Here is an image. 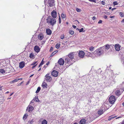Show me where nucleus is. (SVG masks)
Segmentation results:
<instances>
[{"label":"nucleus","instance_id":"1","mask_svg":"<svg viewBox=\"0 0 124 124\" xmlns=\"http://www.w3.org/2000/svg\"><path fill=\"white\" fill-rule=\"evenodd\" d=\"M68 57H66L65 59V62L66 63L70 64V65L73 63L75 61L74 58V53H71L68 54Z\"/></svg>","mask_w":124,"mask_h":124},{"label":"nucleus","instance_id":"3","mask_svg":"<svg viewBox=\"0 0 124 124\" xmlns=\"http://www.w3.org/2000/svg\"><path fill=\"white\" fill-rule=\"evenodd\" d=\"M47 23L48 24L52 26L54 25L56 23V21L55 19L53 18H48L46 19Z\"/></svg>","mask_w":124,"mask_h":124},{"label":"nucleus","instance_id":"51","mask_svg":"<svg viewBox=\"0 0 124 124\" xmlns=\"http://www.w3.org/2000/svg\"><path fill=\"white\" fill-rule=\"evenodd\" d=\"M72 27H73L75 29L76 28V26H75L74 25H73L72 26Z\"/></svg>","mask_w":124,"mask_h":124},{"label":"nucleus","instance_id":"43","mask_svg":"<svg viewBox=\"0 0 124 124\" xmlns=\"http://www.w3.org/2000/svg\"><path fill=\"white\" fill-rule=\"evenodd\" d=\"M61 20L60 18L59 17V23L60 24L61 23Z\"/></svg>","mask_w":124,"mask_h":124},{"label":"nucleus","instance_id":"40","mask_svg":"<svg viewBox=\"0 0 124 124\" xmlns=\"http://www.w3.org/2000/svg\"><path fill=\"white\" fill-rule=\"evenodd\" d=\"M64 35L63 34L61 37V38L62 39H63L64 38Z\"/></svg>","mask_w":124,"mask_h":124},{"label":"nucleus","instance_id":"17","mask_svg":"<svg viewBox=\"0 0 124 124\" xmlns=\"http://www.w3.org/2000/svg\"><path fill=\"white\" fill-rule=\"evenodd\" d=\"M44 38V36L43 34L42 33H40L39 34L38 36V39L41 40H42Z\"/></svg>","mask_w":124,"mask_h":124},{"label":"nucleus","instance_id":"25","mask_svg":"<svg viewBox=\"0 0 124 124\" xmlns=\"http://www.w3.org/2000/svg\"><path fill=\"white\" fill-rule=\"evenodd\" d=\"M58 52V51H56L53 52L50 55V56L52 57L54 56L56 53Z\"/></svg>","mask_w":124,"mask_h":124},{"label":"nucleus","instance_id":"32","mask_svg":"<svg viewBox=\"0 0 124 124\" xmlns=\"http://www.w3.org/2000/svg\"><path fill=\"white\" fill-rule=\"evenodd\" d=\"M34 54H33L31 53L30 54L29 57L31 58H33L34 57Z\"/></svg>","mask_w":124,"mask_h":124},{"label":"nucleus","instance_id":"30","mask_svg":"<svg viewBox=\"0 0 124 124\" xmlns=\"http://www.w3.org/2000/svg\"><path fill=\"white\" fill-rule=\"evenodd\" d=\"M41 89L40 87H39L38 88L37 90H36V93H38L40 91Z\"/></svg>","mask_w":124,"mask_h":124},{"label":"nucleus","instance_id":"6","mask_svg":"<svg viewBox=\"0 0 124 124\" xmlns=\"http://www.w3.org/2000/svg\"><path fill=\"white\" fill-rule=\"evenodd\" d=\"M45 79L48 82H50L52 79V78L49 76V74H47L45 76Z\"/></svg>","mask_w":124,"mask_h":124},{"label":"nucleus","instance_id":"20","mask_svg":"<svg viewBox=\"0 0 124 124\" xmlns=\"http://www.w3.org/2000/svg\"><path fill=\"white\" fill-rule=\"evenodd\" d=\"M34 122V120L33 119H32L28 121V123L30 124H32Z\"/></svg>","mask_w":124,"mask_h":124},{"label":"nucleus","instance_id":"35","mask_svg":"<svg viewBox=\"0 0 124 124\" xmlns=\"http://www.w3.org/2000/svg\"><path fill=\"white\" fill-rule=\"evenodd\" d=\"M116 117V116H115L112 117H111L109 118H108V120L109 121L110 120H112V119L115 118Z\"/></svg>","mask_w":124,"mask_h":124},{"label":"nucleus","instance_id":"45","mask_svg":"<svg viewBox=\"0 0 124 124\" xmlns=\"http://www.w3.org/2000/svg\"><path fill=\"white\" fill-rule=\"evenodd\" d=\"M113 4L114 5H117V3L116 2H114Z\"/></svg>","mask_w":124,"mask_h":124},{"label":"nucleus","instance_id":"49","mask_svg":"<svg viewBox=\"0 0 124 124\" xmlns=\"http://www.w3.org/2000/svg\"><path fill=\"white\" fill-rule=\"evenodd\" d=\"M37 64H36L35 65H34V66H32V69H33V68H34V67H35L37 65Z\"/></svg>","mask_w":124,"mask_h":124},{"label":"nucleus","instance_id":"53","mask_svg":"<svg viewBox=\"0 0 124 124\" xmlns=\"http://www.w3.org/2000/svg\"><path fill=\"white\" fill-rule=\"evenodd\" d=\"M121 124H124V120H123L122 121V122H121Z\"/></svg>","mask_w":124,"mask_h":124},{"label":"nucleus","instance_id":"31","mask_svg":"<svg viewBox=\"0 0 124 124\" xmlns=\"http://www.w3.org/2000/svg\"><path fill=\"white\" fill-rule=\"evenodd\" d=\"M0 72L3 74L5 73V71L3 69H1L0 70Z\"/></svg>","mask_w":124,"mask_h":124},{"label":"nucleus","instance_id":"15","mask_svg":"<svg viewBox=\"0 0 124 124\" xmlns=\"http://www.w3.org/2000/svg\"><path fill=\"white\" fill-rule=\"evenodd\" d=\"M25 62H22L19 63V67L21 69L23 68L25 65Z\"/></svg>","mask_w":124,"mask_h":124},{"label":"nucleus","instance_id":"44","mask_svg":"<svg viewBox=\"0 0 124 124\" xmlns=\"http://www.w3.org/2000/svg\"><path fill=\"white\" fill-rule=\"evenodd\" d=\"M102 21L101 20H100L98 21V23H101L102 22Z\"/></svg>","mask_w":124,"mask_h":124},{"label":"nucleus","instance_id":"8","mask_svg":"<svg viewBox=\"0 0 124 124\" xmlns=\"http://www.w3.org/2000/svg\"><path fill=\"white\" fill-rule=\"evenodd\" d=\"M52 75L54 77H57L58 75V72L55 70H53L52 72Z\"/></svg>","mask_w":124,"mask_h":124},{"label":"nucleus","instance_id":"24","mask_svg":"<svg viewBox=\"0 0 124 124\" xmlns=\"http://www.w3.org/2000/svg\"><path fill=\"white\" fill-rule=\"evenodd\" d=\"M41 124H47V122L46 120L44 119L42 121Z\"/></svg>","mask_w":124,"mask_h":124},{"label":"nucleus","instance_id":"59","mask_svg":"<svg viewBox=\"0 0 124 124\" xmlns=\"http://www.w3.org/2000/svg\"><path fill=\"white\" fill-rule=\"evenodd\" d=\"M23 83V82H21V83H20L19 84V85H20L22 83Z\"/></svg>","mask_w":124,"mask_h":124},{"label":"nucleus","instance_id":"18","mask_svg":"<svg viewBox=\"0 0 124 124\" xmlns=\"http://www.w3.org/2000/svg\"><path fill=\"white\" fill-rule=\"evenodd\" d=\"M46 32L48 35H50L52 33L51 31L49 28H47L46 29Z\"/></svg>","mask_w":124,"mask_h":124},{"label":"nucleus","instance_id":"16","mask_svg":"<svg viewBox=\"0 0 124 124\" xmlns=\"http://www.w3.org/2000/svg\"><path fill=\"white\" fill-rule=\"evenodd\" d=\"M114 46L116 51H118L120 50V47L119 44H116Z\"/></svg>","mask_w":124,"mask_h":124},{"label":"nucleus","instance_id":"33","mask_svg":"<svg viewBox=\"0 0 124 124\" xmlns=\"http://www.w3.org/2000/svg\"><path fill=\"white\" fill-rule=\"evenodd\" d=\"M69 33L70 34L73 35L74 34V32L73 31L71 30L69 31Z\"/></svg>","mask_w":124,"mask_h":124},{"label":"nucleus","instance_id":"56","mask_svg":"<svg viewBox=\"0 0 124 124\" xmlns=\"http://www.w3.org/2000/svg\"><path fill=\"white\" fill-rule=\"evenodd\" d=\"M2 86H1L0 85V90H1L2 89Z\"/></svg>","mask_w":124,"mask_h":124},{"label":"nucleus","instance_id":"10","mask_svg":"<svg viewBox=\"0 0 124 124\" xmlns=\"http://www.w3.org/2000/svg\"><path fill=\"white\" fill-rule=\"evenodd\" d=\"M85 54V53L83 51H80L79 52L78 56L81 58H83L84 57Z\"/></svg>","mask_w":124,"mask_h":124},{"label":"nucleus","instance_id":"46","mask_svg":"<svg viewBox=\"0 0 124 124\" xmlns=\"http://www.w3.org/2000/svg\"><path fill=\"white\" fill-rule=\"evenodd\" d=\"M101 3V4L103 5H105V2L103 1H102Z\"/></svg>","mask_w":124,"mask_h":124},{"label":"nucleus","instance_id":"23","mask_svg":"<svg viewBox=\"0 0 124 124\" xmlns=\"http://www.w3.org/2000/svg\"><path fill=\"white\" fill-rule=\"evenodd\" d=\"M85 53L86 54H87L88 56H92V54H91V53L89 52H88L87 51H86Z\"/></svg>","mask_w":124,"mask_h":124},{"label":"nucleus","instance_id":"34","mask_svg":"<svg viewBox=\"0 0 124 124\" xmlns=\"http://www.w3.org/2000/svg\"><path fill=\"white\" fill-rule=\"evenodd\" d=\"M60 44L57 43L55 46L57 48H58L60 46Z\"/></svg>","mask_w":124,"mask_h":124},{"label":"nucleus","instance_id":"21","mask_svg":"<svg viewBox=\"0 0 124 124\" xmlns=\"http://www.w3.org/2000/svg\"><path fill=\"white\" fill-rule=\"evenodd\" d=\"M28 116V114L27 113L25 114L23 117V119L24 120L26 119L27 118V116Z\"/></svg>","mask_w":124,"mask_h":124},{"label":"nucleus","instance_id":"52","mask_svg":"<svg viewBox=\"0 0 124 124\" xmlns=\"http://www.w3.org/2000/svg\"><path fill=\"white\" fill-rule=\"evenodd\" d=\"M53 48L52 47H51L50 48V51H51L52 50H53Z\"/></svg>","mask_w":124,"mask_h":124},{"label":"nucleus","instance_id":"47","mask_svg":"<svg viewBox=\"0 0 124 124\" xmlns=\"http://www.w3.org/2000/svg\"><path fill=\"white\" fill-rule=\"evenodd\" d=\"M89 1L91 2H95L96 1L95 0H89Z\"/></svg>","mask_w":124,"mask_h":124},{"label":"nucleus","instance_id":"7","mask_svg":"<svg viewBox=\"0 0 124 124\" xmlns=\"http://www.w3.org/2000/svg\"><path fill=\"white\" fill-rule=\"evenodd\" d=\"M114 46V45H109L108 44H107L104 46H105V48L104 49H105V53L106 52L107 50H108L111 47H113Z\"/></svg>","mask_w":124,"mask_h":124},{"label":"nucleus","instance_id":"57","mask_svg":"<svg viewBox=\"0 0 124 124\" xmlns=\"http://www.w3.org/2000/svg\"><path fill=\"white\" fill-rule=\"evenodd\" d=\"M34 100H32L31 101V102H30V104H31V103H33V101H34Z\"/></svg>","mask_w":124,"mask_h":124},{"label":"nucleus","instance_id":"54","mask_svg":"<svg viewBox=\"0 0 124 124\" xmlns=\"http://www.w3.org/2000/svg\"><path fill=\"white\" fill-rule=\"evenodd\" d=\"M49 62H48L46 63V65H47L49 64Z\"/></svg>","mask_w":124,"mask_h":124},{"label":"nucleus","instance_id":"5","mask_svg":"<svg viewBox=\"0 0 124 124\" xmlns=\"http://www.w3.org/2000/svg\"><path fill=\"white\" fill-rule=\"evenodd\" d=\"M33 109V107L29 105L28 106L27 108L26 111L27 112H31L32 111Z\"/></svg>","mask_w":124,"mask_h":124},{"label":"nucleus","instance_id":"36","mask_svg":"<svg viewBox=\"0 0 124 124\" xmlns=\"http://www.w3.org/2000/svg\"><path fill=\"white\" fill-rule=\"evenodd\" d=\"M119 15L121 17H122L124 16V14L122 12H120L119 13Z\"/></svg>","mask_w":124,"mask_h":124},{"label":"nucleus","instance_id":"39","mask_svg":"<svg viewBox=\"0 0 124 124\" xmlns=\"http://www.w3.org/2000/svg\"><path fill=\"white\" fill-rule=\"evenodd\" d=\"M33 100L36 101H37L38 100V98L35 97L33 99Z\"/></svg>","mask_w":124,"mask_h":124},{"label":"nucleus","instance_id":"14","mask_svg":"<svg viewBox=\"0 0 124 124\" xmlns=\"http://www.w3.org/2000/svg\"><path fill=\"white\" fill-rule=\"evenodd\" d=\"M48 2L49 6L52 7L53 5V4L54 2V0H48Z\"/></svg>","mask_w":124,"mask_h":124},{"label":"nucleus","instance_id":"58","mask_svg":"<svg viewBox=\"0 0 124 124\" xmlns=\"http://www.w3.org/2000/svg\"><path fill=\"white\" fill-rule=\"evenodd\" d=\"M121 22L122 23H124V19H123L122 21H121Z\"/></svg>","mask_w":124,"mask_h":124},{"label":"nucleus","instance_id":"55","mask_svg":"<svg viewBox=\"0 0 124 124\" xmlns=\"http://www.w3.org/2000/svg\"><path fill=\"white\" fill-rule=\"evenodd\" d=\"M42 119H40L39 120V122H42Z\"/></svg>","mask_w":124,"mask_h":124},{"label":"nucleus","instance_id":"64","mask_svg":"<svg viewBox=\"0 0 124 124\" xmlns=\"http://www.w3.org/2000/svg\"><path fill=\"white\" fill-rule=\"evenodd\" d=\"M66 24H68V22H66Z\"/></svg>","mask_w":124,"mask_h":124},{"label":"nucleus","instance_id":"2","mask_svg":"<svg viewBox=\"0 0 124 124\" xmlns=\"http://www.w3.org/2000/svg\"><path fill=\"white\" fill-rule=\"evenodd\" d=\"M105 48V46L101 47L96 49L93 52V54L96 57H98L102 55L105 53V50L104 49Z\"/></svg>","mask_w":124,"mask_h":124},{"label":"nucleus","instance_id":"61","mask_svg":"<svg viewBox=\"0 0 124 124\" xmlns=\"http://www.w3.org/2000/svg\"><path fill=\"white\" fill-rule=\"evenodd\" d=\"M116 9V8H112V10H114V9Z\"/></svg>","mask_w":124,"mask_h":124},{"label":"nucleus","instance_id":"9","mask_svg":"<svg viewBox=\"0 0 124 124\" xmlns=\"http://www.w3.org/2000/svg\"><path fill=\"white\" fill-rule=\"evenodd\" d=\"M51 16L53 18L55 19L57 16V13L55 10H53L51 13Z\"/></svg>","mask_w":124,"mask_h":124},{"label":"nucleus","instance_id":"41","mask_svg":"<svg viewBox=\"0 0 124 124\" xmlns=\"http://www.w3.org/2000/svg\"><path fill=\"white\" fill-rule=\"evenodd\" d=\"M37 62H33L32 64H31V65H34L36 64Z\"/></svg>","mask_w":124,"mask_h":124},{"label":"nucleus","instance_id":"11","mask_svg":"<svg viewBox=\"0 0 124 124\" xmlns=\"http://www.w3.org/2000/svg\"><path fill=\"white\" fill-rule=\"evenodd\" d=\"M58 62L60 65H62L64 63V61L63 59L62 58H61L58 61Z\"/></svg>","mask_w":124,"mask_h":124},{"label":"nucleus","instance_id":"62","mask_svg":"<svg viewBox=\"0 0 124 124\" xmlns=\"http://www.w3.org/2000/svg\"><path fill=\"white\" fill-rule=\"evenodd\" d=\"M76 30H78V31H80V30H79L80 29H78V28H77Z\"/></svg>","mask_w":124,"mask_h":124},{"label":"nucleus","instance_id":"63","mask_svg":"<svg viewBox=\"0 0 124 124\" xmlns=\"http://www.w3.org/2000/svg\"><path fill=\"white\" fill-rule=\"evenodd\" d=\"M34 75V74H32L30 76V77H32L33 75Z\"/></svg>","mask_w":124,"mask_h":124},{"label":"nucleus","instance_id":"38","mask_svg":"<svg viewBox=\"0 0 124 124\" xmlns=\"http://www.w3.org/2000/svg\"><path fill=\"white\" fill-rule=\"evenodd\" d=\"M44 63V62H41V63H40V65L39 66V67H40L42 65H43Z\"/></svg>","mask_w":124,"mask_h":124},{"label":"nucleus","instance_id":"13","mask_svg":"<svg viewBox=\"0 0 124 124\" xmlns=\"http://www.w3.org/2000/svg\"><path fill=\"white\" fill-rule=\"evenodd\" d=\"M123 91H121L120 90H117L116 91V96H119L122 94Z\"/></svg>","mask_w":124,"mask_h":124},{"label":"nucleus","instance_id":"26","mask_svg":"<svg viewBox=\"0 0 124 124\" xmlns=\"http://www.w3.org/2000/svg\"><path fill=\"white\" fill-rule=\"evenodd\" d=\"M62 17L63 18H64L66 17V15L65 14L62 13L61 15Z\"/></svg>","mask_w":124,"mask_h":124},{"label":"nucleus","instance_id":"22","mask_svg":"<svg viewBox=\"0 0 124 124\" xmlns=\"http://www.w3.org/2000/svg\"><path fill=\"white\" fill-rule=\"evenodd\" d=\"M98 113L99 114L101 115L103 113V110L102 109H100L98 111Z\"/></svg>","mask_w":124,"mask_h":124},{"label":"nucleus","instance_id":"60","mask_svg":"<svg viewBox=\"0 0 124 124\" xmlns=\"http://www.w3.org/2000/svg\"><path fill=\"white\" fill-rule=\"evenodd\" d=\"M113 17H114V16H110V18H112Z\"/></svg>","mask_w":124,"mask_h":124},{"label":"nucleus","instance_id":"19","mask_svg":"<svg viewBox=\"0 0 124 124\" xmlns=\"http://www.w3.org/2000/svg\"><path fill=\"white\" fill-rule=\"evenodd\" d=\"M86 121L84 119H82L80 121V124H85Z\"/></svg>","mask_w":124,"mask_h":124},{"label":"nucleus","instance_id":"12","mask_svg":"<svg viewBox=\"0 0 124 124\" xmlns=\"http://www.w3.org/2000/svg\"><path fill=\"white\" fill-rule=\"evenodd\" d=\"M34 49L35 51L37 53H38L39 51L40 50V48L39 46L37 45L35 46Z\"/></svg>","mask_w":124,"mask_h":124},{"label":"nucleus","instance_id":"4","mask_svg":"<svg viewBox=\"0 0 124 124\" xmlns=\"http://www.w3.org/2000/svg\"><path fill=\"white\" fill-rule=\"evenodd\" d=\"M109 101L111 104H113L116 101L115 97L113 96H111L109 98Z\"/></svg>","mask_w":124,"mask_h":124},{"label":"nucleus","instance_id":"37","mask_svg":"<svg viewBox=\"0 0 124 124\" xmlns=\"http://www.w3.org/2000/svg\"><path fill=\"white\" fill-rule=\"evenodd\" d=\"M76 10L77 12H80L81 11V10L80 9L77 8H76Z\"/></svg>","mask_w":124,"mask_h":124},{"label":"nucleus","instance_id":"29","mask_svg":"<svg viewBox=\"0 0 124 124\" xmlns=\"http://www.w3.org/2000/svg\"><path fill=\"white\" fill-rule=\"evenodd\" d=\"M22 78L21 79H14V80L12 81V82H15L17 81H18L20 79H22Z\"/></svg>","mask_w":124,"mask_h":124},{"label":"nucleus","instance_id":"50","mask_svg":"<svg viewBox=\"0 0 124 124\" xmlns=\"http://www.w3.org/2000/svg\"><path fill=\"white\" fill-rule=\"evenodd\" d=\"M95 18L96 17L94 16H93V20H95Z\"/></svg>","mask_w":124,"mask_h":124},{"label":"nucleus","instance_id":"42","mask_svg":"<svg viewBox=\"0 0 124 124\" xmlns=\"http://www.w3.org/2000/svg\"><path fill=\"white\" fill-rule=\"evenodd\" d=\"M84 29L83 28H81V29H80L79 32H80L83 31Z\"/></svg>","mask_w":124,"mask_h":124},{"label":"nucleus","instance_id":"48","mask_svg":"<svg viewBox=\"0 0 124 124\" xmlns=\"http://www.w3.org/2000/svg\"><path fill=\"white\" fill-rule=\"evenodd\" d=\"M104 18L105 19H106L107 18V16L106 15H105L104 17Z\"/></svg>","mask_w":124,"mask_h":124},{"label":"nucleus","instance_id":"27","mask_svg":"<svg viewBox=\"0 0 124 124\" xmlns=\"http://www.w3.org/2000/svg\"><path fill=\"white\" fill-rule=\"evenodd\" d=\"M42 86L44 87H46L47 85L45 83H43L42 84Z\"/></svg>","mask_w":124,"mask_h":124},{"label":"nucleus","instance_id":"28","mask_svg":"<svg viewBox=\"0 0 124 124\" xmlns=\"http://www.w3.org/2000/svg\"><path fill=\"white\" fill-rule=\"evenodd\" d=\"M94 47L93 46H91L89 48V50L91 51H92L94 50Z\"/></svg>","mask_w":124,"mask_h":124}]
</instances>
